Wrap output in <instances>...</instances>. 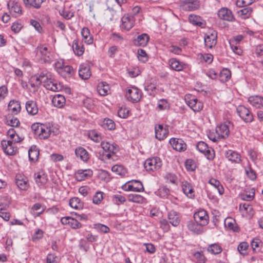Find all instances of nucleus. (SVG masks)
Instances as JSON below:
<instances>
[{
  "label": "nucleus",
  "mask_w": 263,
  "mask_h": 263,
  "mask_svg": "<svg viewBox=\"0 0 263 263\" xmlns=\"http://www.w3.org/2000/svg\"><path fill=\"white\" fill-rule=\"evenodd\" d=\"M80 77L83 80H87L91 75L89 65L88 63H83L80 66L79 70Z\"/></svg>",
  "instance_id": "4468645a"
},
{
  "label": "nucleus",
  "mask_w": 263,
  "mask_h": 263,
  "mask_svg": "<svg viewBox=\"0 0 263 263\" xmlns=\"http://www.w3.org/2000/svg\"><path fill=\"white\" fill-rule=\"evenodd\" d=\"M168 63L171 68L177 71L183 70L186 66L185 64L174 58L170 59Z\"/></svg>",
  "instance_id": "b1692460"
},
{
  "label": "nucleus",
  "mask_w": 263,
  "mask_h": 263,
  "mask_svg": "<svg viewBox=\"0 0 263 263\" xmlns=\"http://www.w3.org/2000/svg\"><path fill=\"white\" fill-rule=\"evenodd\" d=\"M218 17L222 20L232 21L234 16L231 11L228 8H222L218 12Z\"/></svg>",
  "instance_id": "412c9836"
},
{
  "label": "nucleus",
  "mask_w": 263,
  "mask_h": 263,
  "mask_svg": "<svg viewBox=\"0 0 263 263\" xmlns=\"http://www.w3.org/2000/svg\"><path fill=\"white\" fill-rule=\"evenodd\" d=\"M101 147L105 152L108 153L106 156L108 159H110L111 156L116 153L118 151L117 145L116 144H111L107 142H102Z\"/></svg>",
  "instance_id": "9d476101"
},
{
  "label": "nucleus",
  "mask_w": 263,
  "mask_h": 263,
  "mask_svg": "<svg viewBox=\"0 0 263 263\" xmlns=\"http://www.w3.org/2000/svg\"><path fill=\"white\" fill-rule=\"evenodd\" d=\"M239 117L246 122L250 123L253 120V116L250 110L245 106L240 105L237 108Z\"/></svg>",
  "instance_id": "20e7f679"
},
{
  "label": "nucleus",
  "mask_w": 263,
  "mask_h": 263,
  "mask_svg": "<svg viewBox=\"0 0 263 263\" xmlns=\"http://www.w3.org/2000/svg\"><path fill=\"white\" fill-rule=\"evenodd\" d=\"M51 78V77H47L40 79L39 81L35 80V82L34 83L31 84V86L32 87H39L42 83H43L44 86L45 87V85L48 83Z\"/></svg>",
  "instance_id": "603ef678"
},
{
  "label": "nucleus",
  "mask_w": 263,
  "mask_h": 263,
  "mask_svg": "<svg viewBox=\"0 0 263 263\" xmlns=\"http://www.w3.org/2000/svg\"><path fill=\"white\" fill-rule=\"evenodd\" d=\"M55 66L57 68L61 69L62 72H64L65 76H70L73 73V69L70 66L64 65L60 62H57L55 63Z\"/></svg>",
  "instance_id": "58836bf2"
},
{
  "label": "nucleus",
  "mask_w": 263,
  "mask_h": 263,
  "mask_svg": "<svg viewBox=\"0 0 263 263\" xmlns=\"http://www.w3.org/2000/svg\"><path fill=\"white\" fill-rule=\"evenodd\" d=\"M252 12L251 7H245L244 8L238 11V14L242 16L243 18H248Z\"/></svg>",
  "instance_id": "3c124183"
},
{
  "label": "nucleus",
  "mask_w": 263,
  "mask_h": 263,
  "mask_svg": "<svg viewBox=\"0 0 263 263\" xmlns=\"http://www.w3.org/2000/svg\"><path fill=\"white\" fill-rule=\"evenodd\" d=\"M97 90L101 96H105L108 93L109 87L106 82H102L98 84Z\"/></svg>",
  "instance_id": "a19ab883"
},
{
  "label": "nucleus",
  "mask_w": 263,
  "mask_h": 263,
  "mask_svg": "<svg viewBox=\"0 0 263 263\" xmlns=\"http://www.w3.org/2000/svg\"><path fill=\"white\" fill-rule=\"evenodd\" d=\"M189 21L194 26L204 28L206 25L205 21L200 16L190 14L189 16Z\"/></svg>",
  "instance_id": "f3484780"
},
{
  "label": "nucleus",
  "mask_w": 263,
  "mask_h": 263,
  "mask_svg": "<svg viewBox=\"0 0 263 263\" xmlns=\"http://www.w3.org/2000/svg\"><path fill=\"white\" fill-rule=\"evenodd\" d=\"M181 6L183 10L192 11L199 8V2L198 0H184L181 2Z\"/></svg>",
  "instance_id": "1a4fd4ad"
},
{
  "label": "nucleus",
  "mask_w": 263,
  "mask_h": 263,
  "mask_svg": "<svg viewBox=\"0 0 263 263\" xmlns=\"http://www.w3.org/2000/svg\"><path fill=\"white\" fill-rule=\"evenodd\" d=\"M122 24L121 28L126 30H130L133 27L135 23V18L133 15L129 14L124 15L122 19Z\"/></svg>",
  "instance_id": "f8f14e48"
},
{
  "label": "nucleus",
  "mask_w": 263,
  "mask_h": 263,
  "mask_svg": "<svg viewBox=\"0 0 263 263\" xmlns=\"http://www.w3.org/2000/svg\"><path fill=\"white\" fill-rule=\"evenodd\" d=\"M216 133L218 136V138L226 139L229 135L230 129L226 124H221L216 127Z\"/></svg>",
  "instance_id": "ddd939ff"
},
{
  "label": "nucleus",
  "mask_w": 263,
  "mask_h": 263,
  "mask_svg": "<svg viewBox=\"0 0 263 263\" xmlns=\"http://www.w3.org/2000/svg\"><path fill=\"white\" fill-rule=\"evenodd\" d=\"M193 256L199 263H205L206 260L202 252L197 251L194 253Z\"/></svg>",
  "instance_id": "4d7b16f0"
},
{
  "label": "nucleus",
  "mask_w": 263,
  "mask_h": 263,
  "mask_svg": "<svg viewBox=\"0 0 263 263\" xmlns=\"http://www.w3.org/2000/svg\"><path fill=\"white\" fill-rule=\"evenodd\" d=\"M169 222L173 226L176 227L180 223V219L178 214L175 211L172 210L168 213Z\"/></svg>",
  "instance_id": "7c9ffc66"
},
{
  "label": "nucleus",
  "mask_w": 263,
  "mask_h": 263,
  "mask_svg": "<svg viewBox=\"0 0 263 263\" xmlns=\"http://www.w3.org/2000/svg\"><path fill=\"white\" fill-rule=\"evenodd\" d=\"M195 221L200 224L205 226L208 224L209 216L206 211L201 210L196 212L194 215Z\"/></svg>",
  "instance_id": "423d86ee"
},
{
  "label": "nucleus",
  "mask_w": 263,
  "mask_h": 263,
  "mask_svg": "<svg viewBox=\"0 0 263 263\" xmlns=\"http://www.w3.org/2000/svg\"><path fill=\"white\" fill-rule=\"evenodd\" d=\"M117 3V5H114L112 7H108V10L110 12H114L115 14L118 12L122 11V5L125 4L127 2V0H115Z\"/></svg>",
  "instance_id": "c03bdc74"
},
{
  "label": "nucleus",
  "mask_w": 263,
  "mask_h": 263,
  "mask_svg": "<svg viewBox=\"0 0 263 263\" xmlns=\"http://www.w3.org/2000/svg\"><path fill=\"white\" fill-rule=\"evenodd\" d=\"M89 137L96 142H99L101 139L100 136L95 130H92L88 133Z\"/></svg>",
  "instance_id": "13d9d810"
},
{
  "label": "nucleus",
  "mask_w": 263,
  "mask_h": 263,
  "mask_svg": "<svg viewBox=\"0 0 263 263\" xmlns=\"http://www.w3.org/2000/svg\"><path fill=\"white\" fill-rule=\"evenodd\" d=\"M226 157L229 161L235 163H239L241 161L240 155L232 150H228L226 153Z\"/></svg>",
  "instance_id": "473e14b6"
},
{
  "label": "nucleus",
  "mask_w": 263,
  "mask_h": 263,
  "mask_svg": "<svg viewBox=\"0 0 263 263\" xmlns=\"http://www.w3.org/2000/svg\"><path fill=\"white\" fill-rule=\"evenodd\" d=\"M254 0H237L236 5L238 7H245L253 3Z\"/></svg>",
  "instance_id": "e2e57ef3"
},
{
  "label": "nucleus",
  "mask_w": 263,
  "mask_h": 263,
  "mask_svg": "<svg viewBox=\"0 0 263 263\" xmlns=\"http://www.w3.org/2000/svg\"><path fill=\"white\" fill-rule=\"evenodd\" d=\"M162 166V162L159 158L153 157L145 160L144 166L147 171L154 172L159 170Z\"/></svg>",
  "instance_id": "f03ea898"
},
{
  "label": "nucleus",
  "mask_w": 263,
  "mask_h": 263,
  "mask_svg": "<svg viewBox=\"0 0 263 263\" xmlns=\"http://www.w3.org/2000/svg\"><path fill=\"white\" fill-rule=\"evenodd\" d=\"M144 89L149 96H154L156 93V85L155 84L147 82L145 84Z\"/></svg>",
  "instance_id": "de8ad7c7"
},
{
  "label": "nucleus",
  "mask_w": 263,
  "mask_h": 263,
  "mask_svg": "<svg viewBox=\"0 0 263 263\" xmlns=\"http://www.w3.org/2000/svg\"><path fill=\"white\" fill-rule=\"evenodd\" d=\"M35 52L37 55L41 57V60L44 63H51L52 61V56L50 51L47 47L45 45L40 44L35 49Z\"/></svg>",
  "instance_id": "f257e3e1"
},
{
  "label": "nucleus",
  "mask_w": 263,
  "mask_h": 263,
  "mask_svg": "<svg viewBox=\"0 0 263 263\" xmlns=\"http://www.w3.org/2000/svg\"><path fill=\"white\" fill-rule=\"evenodd\" d=\"M248 247L249 245L247 242H242L238 245L237 250L241 254L246 255Z\"/></svg>",
  "instance_id": "6e6d98bb"
},
{
  "label": "nucleus",
  "mask_w": 263,
  "mask_h": 263,
  "mask_svg": "<svg viewBox=\"0 0 263 263\" xmlns=\"http://www.w3.org/2000/svg\"><path fill=\"white\" fill-rule=\"evenodd\" d=\"M234 42H230V45L232 51L237 55H241L242 53V50L240 48L239 46H237L234 44Z\"/></svg>",
  "instance_id": "69168bd1"
},
{
  "label": "nucleus",
  "mask_w": 263,
  "mask_h": 263,
  "mask_svg": "<svg viewBox=\"0 0 263 263\" xmlns=\"http://www.w3.org/2000/svg\"><path fill=\"white\" fill-rule=\"evenodd\" d=\"M248 101L257 108L263 107V97L261 96H251L249 98Z\"/></svg>",
  "instance_id": "2f4dec72"
},
{
  "label": "nucleus",
  "mask_w": 263,
  "mask_h": 263,
  "mask_svg": "<svg viewBox=\"0 0 263 263\" xmlns=\"http://www.w3.org/2000/svg\"><path fill=\"white\" fill-rule=\"evenodd\" d=\"M69 205L76 210L82 209L83 202L78 197H73L69 200Z\"/></svg>",
  "instance_id": "ea45409f"
},
{
  "label": "nucleus",
  "mask_w": 263,
  "mask_h": 263,
  "mask_svg": "<svg viewBox=\"0 0 263 263\" xmlns=\"http://www.w3.org/2000/svg\"><path fill=\"white\" fill-rule=\"evenodd\" d=\"M207 251L211 254L217 255L222 252V248L218 243H215L210 245L207 248Z\"/></svg>",
  "instance_id": "79ce46f5"
},
{
  "label": "nucleus",
  "mask_w": 263,
  "mask_h": 263,
  "mask_svg": "<svg viewBox=\"0 0 263 263\" xmlns=\"http://www.w3.org/2000/svg\"><path fill=\"white\" fill-rule=\"evenodd\" d=\"M66 99L65 97L62 95H56L52 99V104L58 108H62L65 104Z\"/></svg>",
  "instance_id": "cd10ccee"
},
{
  "label": "nucleus",
  "mask_w": 263,
  "mask_h": 263,
  "mask_svg": "<svg viewBox=\"0 0 263 263\" xmlns=\"http://www.w3.org/2000/svg\"><path fill=\"white\" fill-rule=\"evenodd\" d=\"M1 145L4 152L7 155H14L17 151L13 140H3L1 141Z\"/></svg>",
  "instance_id": "39448f33"
},
{
  "label": "nucleus",
  "mask_w": 263,
  "mask_h": 263,
  "mask_svg": "<svg viewBox=\"0 0 263 263\" xmlns=\"http://www.w3.org/2000/svg\"><path fill=\"white\" fill-rule=\"evenodd\" d=\"M45 87L47 89L53 91H58L60 89V85H58L56 83H54L51 79L49 81L48 83L45 85Z\"/></svg>",
  "instance_id": "8fccbe9b"
},
{
  "label": "nucleus",
  "mask_w": 263,
  "mask_h": 263,
  "mask_svg": "<svg viewBox=\"0 0 263 263\" xmlns=\"http://www.w3.org/2000/svg\"><path fill=\"white\" fill-rule=\"evenodd\" d=\"M144 199L142 196L139 194H132L128 197V201L138 203H143Z\"/></svg>",
  "instance_id": "09e8293b"
},
{
  "label": "nucleus",
  "mask_w": 263,
  "mask_h": 263,
  "mask_svg": "<svg viewBox=\"0 0 263 263\" xmlns=\"http://www.w3.org/2000/svg\"><path fill=\"white\" fill-rule=\"evenodd\" d=\"M15 183L18 187L22 190H27L29 187L27 180L26 179L22 178L21 175L16 176Z\"/></svg>",
  "instance_id": "4c0bfd02"
},
{
  "label": "nucleus",
  "mask_w": 263,
  "mask_h": 263,
  "mask_svg": "<svg viewBox=\"0 0 263 263\" xmlns=\"http://www.w3.org/2000/svg\"><path fill=\"white\" fill-rule=\"evenodd\" d=\"M168 134V129L164 128L162 125L159 124L155 127V137L160 141L165 139Z\"/></svg>",
  "instance_id": "6ab92c4d"
},
{
  "label": "nucleus",
  "mask_w": 263,
  "mask_h": 263,
  "mask_svg": "<svg viewBox=\"0 0 263 263\" xmlns=\"http://www.w3.org/2000/svg\"><path fill=\"white\" fill-rule=\"evenodd\" d=\"M224 226L226 228L234 232H238L239 228L236 223L235 219L232 218H227L224 220Z\"/></svg>",
  "instance_id": "c9c22d12"
},
{
  "label": "nucleus",
  "mask_w": 263,
  "mask_h": 263,
  "mask_svg": "<svg viewBox=\"0 0 263 263\" xmlns=\"http://www.w3.org/2000/svg\"><path fill=\"white\" fill-rule=\"evenodd\" d=\"M254 195H255L254 189H252L251 193H250L249 194H248L247 193H243V194H241V198L243 200L251 201L254 198Z\"/></svg>",
  "instance_id": "bf43d9fd"
},
{
  "label": "nucleus",
  "mask_w": 263,
  "mask_h": 263,
  "mask_svg": "<svg viewBox=\"0 0 263 263\" xmlns=\"http://www.w3.org/2000/svg\"><path fill=\"white\" fill-rule=\"evenodd\" d=\"M26 109L27 112L31 115H36L39 111V108L36 103L32 100H29L26 102Z\"/></svg>",
  "instance_id": "5701e85b"
},
{
  "label": "nucleus",
  "mask_w": 263,
  "mask_h": 263,
  "mask_svg": "<svg viewBox=\"0 0 263 263\" xmlns=\"http://www.w3.org/2000/svg\"><path fill=\"white\" fill-rule=\"evenodd\" d=\"M196 221L194 222L192 220L187 222V227L189 230L193 232L194 233L199 234L202 232V227Z\"/></svg>",
  "instance_id": "72a5a7b5"
},
{
  "label": "nucleus",
  "mask_w": 263,
  "mask_h": 263,
  "mask_svg": "<svg viewBox=\"0 0 263 263\" xmlns=\"http://www.w3.org/2000/svg\"><path fill=\"white\" fill-rule=\"evenodd\" d=\"M93 175V172L90 169L79 170L75 174V179L78 181H81L90 177Z\"/></svg>",
  "instance_id": "dca6fc26"
},
{
  "label": "nucleus",
  "mask_w": 263,
  "mask_h": 263,
  "mask_svg": "<svg viewBox=\"0 0 263 263\" xmlns=\"http://www.w3.org/2000/svg\"><path fill=\"white\" fill-rule=\"evenodd\" d=\"M52 132L53 133L50 126L43 124L38 136L41 139H46L50 136Z\"/></svg>",
  "instance_id": "393cba45"
},
{
  "label": "nucleus",
  "mask_w": 263,
  "mask_h": 263,
  "mask_svg": "<svg viewBox=\"0 0 263 263\" xmlns=\"http://www.w3.org/2000/svg\"><path fill=\"white\" fill-rule=\"evenodd\" d=\"M112 199L114 202L118 205L123 203L126 201L125 197L120 194L114 195L112 196Z\"/></svg>",
  "instance_id": "052dcab7"
},
{
  "label": "nucleus",
  "mask_w": 263,
  "mask_h": 263,
  "mask_svg": "<svg viewBox=\"0 0 263 263\" xmlns=\"http://www.w3.org/2000/svg\"><path fill=\"white\" fill-rule=\"evenodd\" d=\"M205 156L209 160H213L215 157L214 151L212 148L208 147V148L203 153Z\"/></svg>",
  "instance_id": "0e129e2a"
},
{
  "label": "nucleus",
  "mask_w": 263,
  "mask_h": 263,
  "mask_svg": "<svg viewBox=\"0 0 263 263\" xmlns=\"http://www.w3.org/2000/svg\"><path fill=\"white\" fill-rule=\"evenodd\" d=\"M129 110L125 107H121L118 111V115L121 118H126L128 116Z\"/></svg>",
  "instance_id": "774afa93"
},
{
  "label": "nucleus",
  "mask_w": 263,
  "mask_h": 263,
  "mask_svg": "<svg viewBox=\"0 0 263 263\" xmlns=\"http://www.w3.org/2000/svg\"><path fill=\"white\" fill-rule=\"evenodd\" d=\"M75 154L78 158L84 162H86L89 159V154L87 151L82 147H79L75 149Z\"/></svg>",
  "instance_id": "a878e982"
},
{
  "label": "nucleus",
  "mask_w": 263,
  "mask_h": 263,
  "mask_svg": "<svg viewBox=\"0 0 263 263\" xmlns=\"http://www.w3.org/2000/svg\"><path fill=\"white\" fill-rule=\"evenodd\" d=\"M217 32L212 30L206 34L204 37V44L206 48H212L217 44Z\"/></svg>",
  "instance_id": "0eeeda50"
},
{
  "label": "nucleus",
  "mask_w": 263,
  "mask_h": 263,
  "mask_svg": "<svg viewBox=\"0 0 263 263\" xmlns=\"http://www.w3.org/2000/svg\"><path fill=\"white\" fill-rule=\"evenodd\" d=\"M169 142L172 147L177 151H184L186 149V144L182 139L172 138Z\"/></svg>",
  "instance_id": "9b49d317"
},
{
  "label": "nucleus",
  "mask_w": 263,
  "mask_h": 263,
  "mask_svg": "<svg viewBox=\"0 0 263 263\" xmlns=\"http://www.w3.org/2000/svg\"><path fill=\"white\" fill-rule=\"evenodd\" d=\"M39 149L36 145L32 146L28 151L29 160L32 162L36 161L39 156Z\"/></svg>",
  "instance_id": "f704fd0d"
},
{
  "label": "nucleus",
  "mask_w": 263,
  "mask_h": 263,
  "mask_svg": "<svg viewBox=\"0 0 263 263\" xmlns=\"http://www.w3.org/2000/svg\"><path fill=\"white\" fill-rule=\"evenodd\" d=\"M34 179L38 185L46 184L48 180L47 175L43 170L34 174Z\"/></svg>",
  "instance_id": "a211bd4d"
},
{
  "label": "nucleus",
  "mask_w": 263,
  "mask_h": 263,
  "mask_svg": "<svg viewBox=\"0 0 263 263\" xmlns=\"http://www.w3.org/2000/svg\"><path fill=\"white\" fill-rule=\"evenodd\" d=\"M137 54L138 58L139 61H141L143 63H145L148 61V57L144 50L142 49H138Z\"/></svg>",
  "instance_id": "5fc2aeb1"
},
{
  "label": "nucleus",
  "mask_w": 263,
  "mask_h": 263,
  "mask_svg": "<svg viewBox=\"0 0 263 263\" xmlns=\"http://www.w3.org/2000/svg\"><path fill=\"white\" fill-rule=\"evenodd\" d=\"M81 34L83 41L87 44H91L93 43V37L90 35V31L87 27H84L81 30Z\"/></svg>",
  "instance_id": "e433bc0d"
},
{
  "label": "nucleus",
  "mask_w": 263,
  "mask_h": 263,
  "mask_svg": "<svg viewBox=\"0 0 263 263\" xmlns=\"http://www.w3.org/2000/svg\"><path fill=\"white\" fill-rule=\"evenodd\" d=\"M103 194L102 192H97L93 197L92 202L95 204H100L103 199Z\"/></svg>",
  "instance_id": "864d4df0"
},
{
  "label": "nucleus",
  "mask_w": 263,
  "mask_h": 263,
  "mask_svg": "<svg viewBox=\"0 0 263 263\" xmlns=\"http://www.w3.org/2000/svg\"><path fill=\"white\" fill-rule=\"evenodd\" d=\"M7 5L11 13H13L16 16L22 14V8L19 3L14 2H9Z\"/></svg>",
  "instance_id": "bb28decb"
},
{
  "label": "nucleus",
  "mask_w": 263,
  "mask_h": 263,
  "mask_svg": "<svg viewBox=\"0 0 263 263\" xmlns=\"http://www.w3.org/2000/svg\"><path fill=\"white\" fill-rule=\"evenodd\" d=\"M231 71L227 68L222 69L219 74V79L220 82L224 83L228 81L231 78Z\"/></svg>",
  "instance_id": "37998d69"
},
{
  "label": "nucleus",
  "mask_w": 263,
  "mask_h": 263,
  "mask_svg": "<svg viewBox=\"0 0 263 263\" xmlns=\"http://www.w3.org/2000/svg\"><path fill=\"white\" fill-rule=\"evenodd\" d=\"M209 183L213 185L217 189L220 195H222L224 193V189L220 182L217 179L211 178L209 180Z\"/></svg>",
  "instance_id": "a18cd8bd"
},
{
  "label": "nucleus",
  "mask_w": 263,
  "mask_h": 263,
  "mask_svg": "<svg viewBox=\"0 0 263 263\" xmlns=\"http://www.w3.org/2000/svg\"><path fill=\"white\" fill-rule=\"evenodd\" d=\"M185 100L187 104L194 112H198L202 109L203 103L194 97L185 99Z\"/></svg>",
  "instance_id": "6e6552de"
},
{
  "label": "nucleus",
  "mask_w": 263,
  "mask_h": 263,
  "mask_svg": "<svg viewBox=\"0 0 263 263\" xmlns=\"http://www.w3.org/2000/svg\"><path fill=\"white\" fill-rule=\"evenodd\" d=\"M79 247L81 250H83L85 252H87L89 249V246L88 243L85 240L83 239H81L79 241Z\"/></svg>",
  "instance_id": "338daca9"
},
{
  "label": "nucleus",
  "mask_w": 263,
  "mask_h": 263,
  "mask_svg": "<svg viewBox=\"0 0 263 263\" xmlns=\"http://www.w3.org/2000/svg\"><path fill=\"white\" fill-rule=\"evenodd\" d=\"M149 41V36L147 33H142L137 36L133 41L134 44L136 46H146Z\"/></svg>",
  "instance_id": "2eb2a0df"
},
{
  "label": "nucleus",
  "mask_w": 263,
  "mask_h": 263,
  "mask_svg": "<svg viewBox=\"0 0 263 263\" xmlns=\"http://www.w3.org/2000/svg\"><path fill=\"white\" fill-rule=\"evenodd\" d=\"M8 107L9 111L14 115L18 114L21 110L20 102L15 100H11L8 104Z\"/></svg>",
  "instance_id": "c756f323"
},
{
  "label": "nucleus",
  "mask_w": 263,
  "mask_h": 263,
  "mask_svg": "<svg viewBox=\"0 0 263 263\" xmlns=\"http://www.w3.org/2000/svg\"><path fill=\"white\" fill-rule=\"evenodd\" d=\"M131 184H128L126 191H132L134 192H141L144 190V186L142 182L139 180H133L129 182Z\"/></svg>",
  "instance_id": "aec40b11"
},
{
  "label": "nucleus",
  "mask_w": 263,
  "mask_h": 263,
  "mask_svg": "<svg viewBox=\"0 0 263 263\" xmlns=\"http://www.w3.org/2000/svg\"><path fill=\"white\" fill-rule=\"evenodd\" d=\"M182 190L183 193L188 197L193 198L194 197V191L191 184L186 181L182 182Z\"/></svg>",
  "instance_id": "4be33fe9"
},
{
  "label": "nucleus",
  "mask_w": 263,
  "mask_h": 263,
  "mask_svg": "<svg viewBox=\"0 0 263 263\" xmlns=\"http://www.w3.org/2000/svg\"><path fill=\"white\" fill-rule=\"evenodd\" d=\"M94 228L104 233H107L109 231V228L107 226L101 223L95 224Z\"/></svg>",
  "instance_id": "680f3d73"
},
{
  "label": "nucleus",
  "mask_w": 263,
  "mask_h": 263,
  "mask_svg": "<svg viewBox=\"0 0 263 263\" xmlns=\"http://www.w3.org/2000/svg\"><path fill=\"white\" fill-rule=\"evenodd\" d=\"M102 126L108 130H113L115 128V123L114 121L109 118H105L102 123Z\"/></svg>",
  "instance_id": "49530a36"
},
{
  "label": "nucleus",
  "mask_w": 263,
  "mask_h": 263,
  "mask_svg": "<svg viewBox=\"0 0 263 263\" xmlns=\"http://www.w3.org/2000/svg\"><path fill=\"white\" fill-rule=\"evenodd\" d=\"M125 96L128 101L133 103L138 102L141 98L142 92L138 88L132 87L127 90Z\"/></svg>",
  "instance_id": "7ed1b4c3"
},
{
  "label": "nucleus",
  "mask_w": 263,
  "mask_h": 263,
  "mask_svg": "<svg viewBox=\"0 0 263 263\" xmlns=\"http://www.w3.org/2000/svg\"><path fill=\"white\" fill-rule=\"evenodd\" d=\"M72 49L75 54L81 56L84 52V48L82 43L78 40H74L73 41Z\"/></svg>",
  "instance_id": "c85d7f7f"
}]
</instances>
